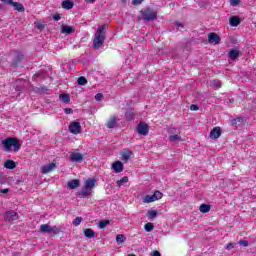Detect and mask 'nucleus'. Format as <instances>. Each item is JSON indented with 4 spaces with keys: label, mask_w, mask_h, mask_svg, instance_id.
<instances>
[{
    "label": "nucleus",
    "mask_w": 256,
    "mask_h": 256,
    "mask_svg": "<svg viewBox=\"0 0 256 256\" xmlns=\"http://www.w3.org/2000/svg\"><path fill=\"white\" fill-rule=\"evenodd\" d=\"M109 29V25L104 24L98 27L95 35H94V41H93V47L94 49H101L103 47V43H105V39H107V31Z\"/></svg>",
    "instance_id": "f257e3e1"
},
{
    "label": "nucleus",
    "mask_w": 256,
    "mask_h": 256,
    "mask_svg": "<svg viewBox=\"0 0 256 256\" xmlns=\"http://www.w3.org/2000/svg\"><path fill=\"white\" fill-rule=\"evenodd\" d=\"M1 143L4 151H6L7 153H11V151H13V148L15 153H17V151L21 149V144L19 143V139L17 138L8 137L2 140Z\"/></svg>",
    "instance_id": "f03ea898"
},
{
    "label": "nucleus",
    "mask_w": 256,
    "mask_h": 256,
    "mask_svg": "<svg viewBox=\"0 0 256 256\" xmlns=\"http://www.w3.org/2000/svg\"><path fill=\"white\" fill-rule=\"evenodd\" d=\"M40 233H51L52 235H59L61 228L57 226H50L49 224H42L40 226Z\"/></svg>",
    "instance_id": "7ed1b4c3"
},
{
    "label": "nucleus",
    "mask_w": 256,
    "mask_h": 256,
    "mask_svg": "<svg viewBox=\"0 0 256 256\" xmlns=\"http://www.w3.org/2000/svg\"><path fill=\"white\" fill-rule=\"evenodd\" d=\"M2 3H5L6 5H12L16 11H19V13H24L25 12V7L23 4L19 2H13V0H1Z\"/></svg>",
    "instance_id": "20e7f679"
},
{
    "label": "nucleus",
    "mask_w": 256,
    "mask_h": 256,
    "mask_svg": "<svg viewBox=\"0 0 256 256\" xmlns=\"http://www.w3.org/2000/svg\"><path fill=\"white\" fill-rule=\"evenodd\" d=\"M136 131L139 135H149V125L145 122H140L136 128Z\"/></svg>",
    "instance_id": "39448f33"
},
{
    "label": "nucleus",
    "mask_w": 256,
    "mask_h": 256,
    "mask_svg": "<svg viewBox=\"0 0 256 256\" xmlns=\"http://www.w3.org/2000/svg\"><path fill=\"white\" fill-rule=\"evenodd\" d=\"M142 19H144V21H153L157 19V13L153 10H145L142 14Z\"/></svg>",
    "instance_id": "423d86ee"
},
{
    "label": "nucleus",
    "mask_w": 256,
    "mask_h": 256,
    "mask_svg": "<svg viewBox=\"0 0 256 256\" xmlns=\"http://www.w3.org/2000/svg\"><path fill=\"white\" fill-rule=\"evenodd\" d=\"M23 59H24L23 53L15 52L11 65L13 67H19V65L21 64V61H23Z\"/></svg>",
    "instance_id": "0eeeda50"
},
{
    "label": "nucleus",
    "mask_w": 256,
    "mask_h": 256,
    "mask_svg": "<svg viewBox=\"0 0 256 256\" xmlns=\"http://www.w3.org/2000/svg\"><path fill=\"white\" fill-rule=\"evenodd\" d=\"M70 133L73 135H79L81 133V123L79 122H72L68 127Z\"/></svg>",
    "instance_id": "6e6552de"
},
{
    "label": "nucleus",
    "mask_w": 256,
    "mask_h": 256,
    "mask_svg": "<svg viewBox=\"0 0 256 256\" xmlns=\"http://www.w3.org/2000/svg\"><path fill=\"white\" fill-rule=\"evenodd\" d=\"M208 41L211 45H219L221 43V37L217 33L212 32L208 35Z\"/></svg>",
    "instance_id": "1a4fd4ad"
},
{
    "label": "nucleus",
    "mask_w": 256,
    "mask_h": 256,
    "mask_svg": "<svg viewBox=\"0 0 256 256\" xmlns=\"http://www.w3.org/2000/svg\"><path fill=\"white\" fill-rule=\"evenodd\" d=\"M54 169H57V165L55 163H50L41 167V173L47 175V173H51Z\"/></svg>",
    "instance_id": "9d476101"
},
{
    "label": "nucleus",
    "mask_w": 256,
    "mask_h": 256,
    "mask_svg": "<svg viewBox=\"0 0 256 256\" xmlns=\"http://www.w3.org/2000/svg\"><path fill=\"white\" fill-rule=\"evenodd\" d=\"M220 137H221V128L220 127L213 128L210 132V138L217 140Z\"/></svg>",
    "instance_id": "9b49d317"
},
{
    "label": "nucleus",
    "mask_w": 256,
    "mask_h": 256,
    "mask_svg": "<svg viewBox=\"0 0 256 256\" xmlns=\"http://www.w3.org/2000/svg\"><path fill=\"white\" fill-rule=\"evenodd\" d=\"M112 169L115 173H122L123 171V163L121 161L114 162L112 164Z\"/></svg>",
    "instance_id": "f8f14e48"
},
{
    "label": "nucleus",
    "mask_w": 256,
    "mask_h": 256,
    "mask_svg": "<svg viewBox=\"0 0 256 256\" xmlns=\"http://www.w3.org/2000/svg\"><path fill=\"white\" fill-rule=\"evenodd\" d=\"M17 219H19V215L16 212L10 211L6 213V221H17Z\"/></svg>",
    "instance_id": "ddd939ff"
},
{
    "label": "nucleus",
    "mask_w": 256,
    "mask_h": 256,
    "mask_svg": "<svg viewBox=\"0 0 256 256\" xmlns=\"http://www.w3.org/2000/svg\"><path fill=\"white\" fill-rule=\"evenodd\" d=\"M70 159L73 162L81 163L83 161V155L81 153H72Z\"/></svg>",
    "instance_id": "4468645a"
},
{
    "label": "nucleus",
    "mask_w": 256,
    "mask_h": 256,
    "mask_svg": "<svg viewBox=\"0 0 256 256\" xmlns=\"http://www.w3.org/2000/svg\"><path fill=\"white\" fill-rule=\"evenodd\" d=\"M231 27H237L241 24V19L239 16H232L229 19Z\"/></svg>",
    "instance_id": "2eb2a0df"
},
{
    "label": "nucleus",
    "mask_w": 256,
    "mask_h": 256,
    "mask_svg": "<svg viewBox=\"0 0 256 256\" xmlns=\"http://www.w3.org/2000/svg\"><path fill=\"white\" fill-rule=\"evenodd\" d=\"M61 33H65L66 35H71L72 33H75V28L68 25H62Z\"/></svg>",
    "instance_id": "dca6fc26"
},
{
    "label": "nucleus",
    "mask_w": 256,
    "mask_h": 256,
    "mask_svg": "<svg viewBox=\"0 0 256 256\" xmlns=\"http://www.w3.org/2000/svg\"><path fill=\"white\" fill-rule=\"evenodd\" d=\"M89 195H91V189L87 187H84L78 192V197L85 198V197H89Z\"/></svg>",
    "instance_id": "f3484780"
},
{
    "label": "nucleus",
    "mask_w": 256,
    "mask_h": 256,
    "mask_svg": "<svg viewBox=\"0 0 256 256\" xmlns=\"http://www.w3.org/2000/svg\"><path fill=\"white\" fill-rule=\"evenodd\" d=\"M97 183V180H95V178H93V179H88V180H86V182H85V187L87 188V189H90V191H92L93 190V187H95V184Z\"/></svg>",
    "instance_id": "a211bd4d"
},
{
    "label": "nucleus",
    "mask_w": 256,
    "mask_h": 256,
    "mask_svg": "<svg viewBox=\"0 0 256 256\" xmlns=\"http://www.w3.org/2000/svg\"><path fill=\"white\" fill-rule=\"evenodd\" d=\"M81 185V182L77 179L68 182L69 189H77Z\"/></svg>",
    "instance_id": "6ab92c4d"
},
{
    "label": "nucleus",
    "mask_w": 256,
    "mask_h": 256,
    "mask_svg": "<svg viewBox=\"0 0 256 256\" xmlns=\"http://www.w3.org/2000/svg\"><path fill=\"white\" fill-rule=\"evenodd\" d=\"M115 125H117V118L116 117L110 118L107 122L108 129H115Z\"/></svg>",
    "instance_id": "aec40b11"
},
{
    "label": "nucleus",
    "mask_w": 256,
    "mask_h": 256,
    "mask_svg": "<svg viewBox=\"0 0 256 256\" xmlns=\"http://www.w3.org/2000/svg\"><path fill=\"white\" fill-rule=\"evenodd\" d=\"M210 87L212 89H221V80L214 79L210 81Z\"/></svg>",
    "instance_id": "412c9836"
},
{
    "label": "nucleus",
    "mask_w": 256,
    "mask_h": 256,
    "mask_svg": "<svg viewBox=\"0 0 256 256\" xmlns=\"http://www.w3.org/2000/svg\"><path fill=\"white\" fill-rule=\"evenodd\" d=\"M133 155V152H131L130 150H127L125 152L122 153V161H129L131 159V156Z\"/></svg>",
    "instance_id": "4be33fe9"
},
{
    "label": "nucleus",
    "mask_w": 256,
    "mask_h": 256,
    "mask_svg": "<svg viewBox=\"0 0 256 256\" xmlns=\"http://www.w3.org/2000/svg\"><path fill=\"white\" fill-rule=\"evenodd\" d=\"M62 9H73V2H71L70 0H64L62 2Z\"/></svg>",
    "instance_id": "5701e85b"
},
{
    "label": "nucleus",
    "mask_w": 256,
    "mask_h": 256,
    "mask_svg": "<svg viewBox=\"0 0 256 256\" xmlns=\"http://www.w3.org/2000/svg\"><path fill=\"white\" fill-rule=\"evenodd\" d=\"M228 57L232 60L237 59V57H239V50H235V49L230 50Z\"/></svg>",
    "instance_id": "b1692460"
},
{
    "label": "nucleus",
    "mask_w": 256,
    "mask_h": 256,
    "mask_svg": "<svg viewBox=\"0 0 256 256\" xmlns=\"http://www.w3.org/2000/svg\"><path fill=\"white\" fill-rule=\"evenodd\" d=\"M84 235L88 239H93V237H95V232L92 229L87 228L84 230Z\"/></svg>",
    "instance_id": "393cba45"
},
{
    "label": "nucleus",
    "mask_w": 256,
    "mask_h": 256,
    "mask_svg": "<svg viewBox=\"0 0 256 256\" xmlns=\"http://www.w3.org/2000/svg\"><path fill=\"white\" fill-rule=\"evenodd\" d=\"M211 211V206L208 204H201L200 205V212L201 213H209Z\"/></svg>",
    "instance_id": "a878e982"
},
{
    "label": "nucleus",
    "mask_w": 256,
    "mask_h": 256,
    "mask_svg": "<svg viewBox=\"0 0 256 256\" xmlns=\"http://www.w3.org/2000/svg\"><path fill=\"white\" fill-rule=\"evenodd\" d=\"M59 98L62 103H69V101H71V96H69V94H60Z\"/></svg>",
    "instance_id": "bb28decb"
},
{
    "label": "nucleus",
    "mask_w": 256,
    "mask_h": 256,
    "mask_svg": "<svg viewBox=\"0 0 256 256\" xmlns=\"http://www.w3.org/2000/svg\"><path fill=\"white\" fill-rule=\"evenodd\" d=\"M125 183H129V177L124 176L122 179L118 180L116 182L117 187H122V185H125Z\"/></svg>",
    "instance_id": "cd10ccee"
},
{
    "label": "nucleus",
    "mask_w": 256,
    "mask_h": 256,
    "mask_svg": "<svg viewBox=\"0 0 256 256\" xmlns=\"http://www.w3.org/2000/svg\"><path fill=\"white\" fill-rule=\"evenodd\" d=\"M155 196L152 194V195H146L144 198H143V203H153L155 202Z\"/></svg>",
    "instance_id": "c85d7f7f"
},
{
    "label": "nucleus",
    "mask_w": 256,
    "mask_h": 256,
    "mask_svg": "<svg viewBox=\"0 0 256 256\" xmlns=\"http://www.w3.org/2000/svg\"><path fill=\"white\" fill-rule=\"evenodd\" d=\"M4 167H6V169H15L16 165H15V161L13 160H7L4 164Z\"/></svg>",
    "instance_id": "c756f323"
},
{
    "label": "nucleus",
    "mask_w": 256,
    "mask_h": 256,
    "mask_svg": "<svg viewBox=\"0 0 256 256\" xmlns=\"http://www.w3.org/2000/svg\"><path fill=\"white\" fill-rule=\"evenodd\" d=\"M109 223H111L109 220H102L98 223V227L99 229H105Z\"/></svg>",
    "instance_id": "7c9ffc66"
},
{
    "label": "nucleus",
    "mask_w": 256,
    "mask_h": 256,
    "mask_svg": "<svg viewBox=\"0 0 256 256\" xmlns=\"http://www.w3.org/2000/svg\"><path fill=\"white\" fill-rule=\"evenodd\" d=\"M144 229L148 233H151V231H153V229H154L153 223H151V222L146 223L144 226Z\"/></svg>",
    "instance_id": "2f4dec72"
},
{
    "label": "nucleus",
    "mask_w": 256,
    "mask_h": 256,
    "mask_svg": "<svg viewBox=\"0 0 256 256\" xmlns=\"http://www.w3.org/2000/svg\"><path fill=\"white\" fill-rule=\"evenodd\" d=\"M148 219H155L157 217V211L156 210H150L147 213Z\"/></svg>",
    "instance_id": "473e14b6"
},
{
    "label": "nucleus",
    "mask_w": 256,
    "mask_h": 256,
    "mask_svg": "<svg viewBox=\"0 0 256 256\" xmlns=\"http://www.w3.org/2000/svg\"><path fill=\"white\" fill-rule=\"evenodd\" d=\"M153 195L156 201H159V199H163V193H161L159 190H156Z\"/></svg>",
    "instance_id": "72a5a7b5"
},
{
    "label": "nucleus",
    "mask_w": 256,
    "mask_h": 256,
    "mask_svg": "<svg viewBox=\"0 0 256 256\" xmlns=\"http://www.w3.org/2000/svg\"><path fill=\"white\" fill-rule=\"evenodd\" d=\"M125 240H126V238H125V235H123V234H118L116 236L117 243H125Z\"/></svg>",
    "instance_id": "f704fd0d"
},
{
    "label": "nucleus",
    "mask_w": 256,
    "mask_h": 256,
    "mask_svg": "<svg viewBox=\"0 0 256 256\" xmlns=\"http://www.w3.org/2000/svg\"><path fill=\"white\" fill-rule=\"evenodd\" d=\"M78 85H87V78L86 77H79L77 80Z\"/></svg>",
    "instance_id": "c9c22d12"
},
{
    "label": "nucleus",
    "mask_w": 256,
    "mask_h": 256,
    "mask_svg": "<svg viewBox=\"0 0 256 256\" xmlns=\"http://www.w3.org/2000/svg\"><path fill=\"white\" fill-rule=\"evenodd\" d=\"M125 117H126V119H127L128 121H131L132 119H134L135 113H133V112H131V111H127V112L125 113Z\"/></svg>",
    "instance_id": "e433bc0d"
},
{
    "label": "nucleus",
    "mask_w": 256,
    "mask_h": 256,
    "mask_svg": "<svg viewBox=\"0 0 256 256\" xmlns=\"http://www.w3.org/2000/svg\"><path fill=\"white\" fill-rule=\"evenodd\" d=\"M169 141H172V142L181 141V136H179L178 134L170 135L169 136Z\"/></svg>",
    "instance_id": "4c0bfd02"
},
{
    "label": "nucleus",
    "mask_w": 256,
    "mask_h": 256,
    "mask_svg": "<svg viewBox=\"0 0 256 256\" xmlns=\"http://www.w3.org/2000/svg\"><path fill=\"white\" fill-rule=\"evenodd\" d=\"M83 221V217H76L73 221V225L75 227H79V225H81V222Z\"/></svg>",
    "instance_id": "58836bf2"
},
{
    "label": "nucleus",
    "mask_w": 256,
    "mask_h": 256,
    "mask_svg": "<svg viewBox=\"0 0 256 256\" xmlns=\"http://www.w3.org/2000/svg\"><path fill=\"white\" fill-rule=\"evenodd\" d=\"M238 243L243 247H249V242L247 240H240Z\"/></svg>",
    "instance_id": "ea45409f"
},
{
    "label": "nucleus",
    "mask_w": 256,
    "mask_h": 256,
    "mask_svg": "<svg viewBox=\"0 0 256 256\" xmlns=\"http://www.w3.org/2000/svg\"><path fill=\"white\" fill-rule=\"evenodd\" d=\"M95 100L96 101H103V94L102 93H97L95 95Z\"/></svg>",
    "instance_id": "a19ab883"
},
{
    "label": "nucleus",
    "mask_w": 256,
    "mask_h": 256,
    "mask_svg": "<svg viewBox=\"0 0 256 256\" xmlns=\"http://www.w3.org/2000/svg\"><path fill=\"white\" fill-rule=\"evenodd\" d=\"M239 3H241V0H231L230 1V5H232V7L239 5Z\"/></svg>",
    "instance_id": "79ce46f5"
},
{
    "label": "nucleus",
    "mask_w": 256,
    "mask_h": 256,
    "mask_svg": "<svg viewBox=\"0 0 256 256\" xmlns=\"http://www.w3.org/2000/svg\"><path fill=\"white\" fill-rule=\"evenodd\" d=\"M35 27H37L38 29L42 30V29H45V25L39 23V22H36L35 23Z\"/></svg>",
    "instance_id": "37998d69"
},
{
    "label": "nucleus",
    "mask_w": 256,
    "mask_h": 256,
    "mask_svg": "<svg viewBox=\"0 0 256 256\" xmlns=\"http://www.w3.org/2000/svg\"><path fill=\"white\" fill-rule=\"evenodd\" d=\"M190 110H191V111H199V106H197V105H195V104H192V105L190 106Z\"/></svg>",
    "instance_id": "c03bdc74"
},
{
    "label": "nucleus",
    "mask_w": 256,
    "mask_h": 256,
    "mask_svg": "<svg viewBox=\"0 0 256 256\" xmlns=\"http://www.w3.org/2000/svg\"><path fill=\"white\" fill-rule=\"evenodd\" d=\"M143 0H132V5H141Z\"/></svg>",
    "instance_id": "a18cd8bd"
},
{
    "label": "nucleus",
    "mask_w": 256,
    "mask_h": 256,
    "mask_svg": "<svg viewBox=\"0 0 256 256\" xmlns=\"http://www.w3.org/2000/svg\"><path fill=\"white\" fill-rule=\"evenodd\" d=\"M64 112L66 113V115H71V113H73V109L71 108H65Z\"/></svg>",
    "instance_id": "49530a36"
},
{
    "label": "nucleus",
    "mask_w": 256,
    "mask_h": 256,
    "mask_svg": "<svg viewBox=\"0 0 256 256\" xmlns=\"http://www.w3.org/2000/svg\"><path fill=\"white\" fill-rule=\"evenodd\" d=\"M233 247H235V244H233V243H228L227 245H226V249L229 251V250H231V249H233Z\"/></svg>",
    "instance_id": "de8ad7c7"
},
{
    "label": "nucleus",
    "mask_w": 256,
    "mask_h": 256,
    "mask_svg": "<svg viewBox=\"0 0 256 256\" xmlns=\"http://www.w3.org/2000/svg\"><path fill=\"white\" fill-rule=\"evenodd\" d=\"M53 19H54V21H59V20L61 19V15L55 14V15L53 16Z\"/></svg>",
    "instance_id": "09e8293b"
},
{
    "label": "nucleus",
    "mask_w": 256,
    "mask_h": 256,
    "mask_svg": "<svg viewBox=\"0 0 256 256\" xmlns=\"http://www.w3.org/2000/svg\"><path fill=\"white\" fill-rule=\"evenodd\" d=\"M0 193H3L4 195L9 193V189L5 188V189H0Z\"/></svg>",
    "instance_id": "8fccbe9b"
},
{
    "label": "nucleus",
    "mask_w": 256,
    "mask_h": 256,
    "mask_svg": "<svg viewBox=\"0 0 256 256\" xmlns=\"http://www.w3.org/2000/svg\"><path fill=\"white\" fill-rule=\"evenodd\" d=\"M151 256H161V253L159 251H154Z\"/></svg>",
    "instance_id": "3c124183"
},
{
    "label": "nucleus",
    "mask_w": 256,
    "mask_h": 256,
    "mask_svg": "<svg viewBox=\"0 0 256 256\" xmlns=\"http://www.w3.org/2000/svg\"><path fill=\"white\" fill-rule=\"evenodd\" d=\"M38 91H42V93H45V91H47L46 87H40L38 88Z\"/></svg>",
    "instance_id": "603ef678"
},
{
    "label": "nucleus",
    "mask_w": 256,
    "mask_h": 256,
    "mask_svg": "<svg viewBox=\"0 0 256 256\" xmlns=\"http://www.w3.org/2000/svg\"><path fill=\"white\" fill-rule=\"evenodd\" d=\"M236 121H237L238 123H243V118L238 117V118H236Z\"/></svg>",
    "instance_id": "864d4df0"
},
{
    "label": "nucleus",
    "mask_w": 256,
    "mask_h": 256,
    "mask_svg": "<svg viewBox=\"0 0 256 256\" xmlns=\"http://www.w3.org/2000/svg\"><path fill=\"white\" fill-rule=\"evenodd\" d=\"M237 118L232 120V125H237Z\"/></svg>",
    "instance_id": "5fc2aeb1"
},
{
    "label": "nucleus",
    "mask_w": 256,
    "mask_h": 256,
    "mask_svg": "<svg viewBox=\"0 0 256 256\" xmlns=\"http://www.w3.org/2000/svg\"><path fill=\"white\" fill-rule=\"evenodd\" d=\"M176 25H177V27H183V24L179 23V22H177Z\"/></svg>",
    "instance_id": "6e6d98bb"
},
{
    "label": "nucleus",
    "mask_w": 256,
    "mask_h": 256,
    "mask_svg": "<svg viewBox=\"0 0 256 256\" xmlns=\"http://www.w3.org/2000/svg\"><path fill=\"white\" fill-rule=\"evenodd\" d=\"M87 3H95V0H86Z\"/></svg>",
    "instance_id": "4d7b16f0"
},
{
    "label": "nucleus",
    "mask_w": 256,
    "mask_h": 256,
    "mask_svg": "<svg viewBox=\"0 0 256 256\" xmlns=\"http://www.w3.org/2000/svg\"><path fill=\"white\" fill-rule=\"evenodd\" d=\"M16 90H17V91H21V87L17 86V87H16Z\"/></svg>",
    "instance_id": "13d9d810"
},
{
    "label": "nucleus",
    "mask_w": 256,
    "mask_h": 256,
    "mask_svg": "<svg viewBox=\"0 0 256 256\" xmlns=\"http://www.w3.org/2000/svg\"><path fill=\"white\" fill-rule=\"evenodd\" d=\"M122 3H127V0H122Z\"/></svg>",
    "instance_id": "bf43d9fd"
},
{
    "label": "nucleus",
    "mask_w": 256,
    "mask_h": 256,
    "mask_svg": "<svg viewBox=\"0 0 256 256\" xmlns=\"http://www.w3.org/2000/svg\"><path fill=\"white\" fill-rule=\"evenodd\" d=\"M128 256H136L135 254H129Z\"/></svg>",
    "instance_id": "052dcab7"
},
{
    "label": "nucleus",
    "mask_w": 256,
    "mask_h": 256,
    "mask_svg": "<svg viewBox=\"0 0 256 256\" xmlns=\"http://www.w3.org/2000/svg\"><path fill=\"white\" fill-rule=\"evenodd\" d=\"M1 175H3V174H0V177H1Z\"/></svg>",
    "instance_id": "680f3d73"
}]
</instances>
